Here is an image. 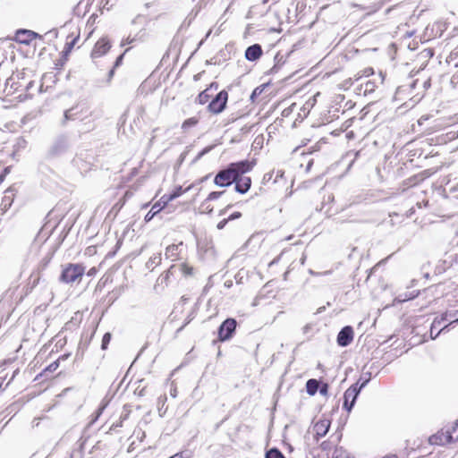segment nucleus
I'll use <instances>...</instances> for the list:
<instances>
[{"mask_svg":"<svg viewBox=\"0 0 458 458\" xmlns=\"http://www.w3.org/2000/svg\"><path fill=\"white\" fill-rule=\"evenodd\" d=\"M454 441V436L452 432L449 430L444 431L440 430L436 434L432 435L428 438V442L430 445H444Z\"/></svg>","mask_w":458,"mask_h":458,"instance_id":"nucleus-8","label":"nucleus"},{"mask_svg":"<svg viewBox=\"0 0 458 458\" xmlns=\"http://www.w3.org/2000/svg\"><path fill=\"white\" fill-rule=\"evenodd\" d=\"M212 146L205 148L201 152L199 153V155L197 156V159L200 158L205 154L208 153L212 149Z\"/></svg>","mask_w":458,"mask_h":458,"instance_id":"nucleus-40","label":"nucleus"},{"mask_svg":"<svg viewBox=\"0 0 458 458\" xmlns=\"http://www.w3.org/2000/svg\"><path fill=\"white\" fill-rule=\"evenodd\" d=\"M110 340H111V334L106 333L102 338V344H101L102 350H106L107 348V346L110 343Z\"/></svg>","mask_w":458,"mask_h":458,"instance_id":"nucleus-32","label":"nucleus"},{"mask_svg":"<svg viewBox=\"0 0 458 458\" xmlns=\"http://www.w3.org/2000/svg\"><path fill=\"white\" fill-rule=\"evenodd\" d=\"M263 54L262 47L259 44H253L247 47L244 56L248 61L254 62L260 58Z\"/></svg>","mask_w":458,"mask_h":458,"instance_id":"nucleus-12","label":"nucleus"},{"mask_svg":"<svg viewBox=\"0 0 458 458\" xmlns=\"http://www.w3.org/2000/svg\"><path fill=\"white\" fill-rule=\"evenodd\" d=\"M225 191H212L208 194L207 199L208 200H215L218 198H220L223 194H224Z\"/></svg>","mask_w":458,"mask_h":458,"instance_id":"nucleus-33","label":"nucleus"},{"mask_svg":"<svg viewBox=\"0 0 458 458\" xmlns=\"http://www.w3.org/2000/svg\"><path fill=\"white\" fill-rule=\"evenodd\" d=\"M282 58H283V56H281V57H280V59H279V54H277V55L275 56V59H276V64L272 67V69H271V72H276L278 71V69H279V67H278V64H279V62H281Z\"/></svg>","mask_w":458,"mask_h":458,"instance_id":"nucleus-36","label":"nucleus"},{"mask_svg":"<svg viewBox=\"0 0 458 458\" xmlns=\"http://www.w3.org/2000/svg\"><path fill=\"white\" fill-rule=\"evenodd\" d=\"M453 433L456 434L455 439H458V420L455 422V425L453 427Z\"/></svg>","mask_w":458,"mask_h":458,"instance_id":"nucleus-48","label":"nucleus"},{"mask_svg":"<svg viewBox=\"0 0 458 458\" xmlns=\"http://www.w3.org/2000/svg\"><path fill=\"white\" fill-rule=\"evenodd\" d=\"M135 41H136V38L135 37L128 36L126 38L122 40L121 47H124L126 45L132 44Z\"/></svg>","mask_w":458,"mask_h":458,"instance_id":"nucleus-34","label":"nucleus"},{"mask_svg":"<svg viewBox=\"0 0 458 458\" xmlns=\"http://www.w3.org/2000/svg\"><path fill=\"white\" fill-rule=\"evenodd\" d=\"M79 112L77 111V107H72L64 112V119L62 121V124L65 125L68 121L75 120L77 118Z\"/></svg>","mask_w":458,"mask_h":458,"instance_id":"nucleus-19","label":"nucleus"},{"mask_svg":"<svg viewBox=\"0 0 458 458\" xmlns=\"http://www.w3.org/2000/svg\"><path fill=\"white\" fill-rule=\"evenodd\" d=\"M370 375L371 374L369 372L364 373L361 375L360 380L358 381V382H360V380H362L360 385V386L358 385V387H360V390L369 382Z\"/></svg>","mask_w":458,"mask_h":458,"instance_id":"nucleus-30","label":"nucleus"},{"mask_svg":"<svg viewBox=\"0 0 458 458\" xmlns=\"http://www.w3.org/2000/svg\"><path fill=\"white\" fill-rule=\"evenodd\" d=\"M329 386L327 383L322 384L319 386V388L318 391H319L320 394L327 395L328 393Z\"/></svg>","mask_w":458,"mask_h":458,"instance_id":"nucleus-35","label":"nucleus"},{"mask_svg":"<svg viewBox=\"0 0 458 458\" xmlns=\"http://www.w3.org/2000/svg\"><path fill=\"white\" fill-rule=\"evenodd\" d=\"M309 273L310 275H312V276H318V275H320L319 273H317V272H314V271H311V270H310Z\"/></svg>","mask_w":458,"mask_h":458,"instance_id":"nucleus-55","label":"nucleus"},{"mask_svg":"<svg viewBox=\"0 0 458 458\" xmlns=\"http://www.w3.org/2000/svg\"><path fill=\"white\" fill-rule=\"evenodd\" d=\"M230 208H232V205H228L225 208L222 209L219 213L220 216L224 215Z\"/></svg>","mask_w":458,"mask_h":458,"instance_id":"nucleus-51","label":"nucleus"},{"mask_svg":"<svg viewBox=\"0 0 458 458\" xmlns=\"http://www.w3.org/2000/svg\"><path fill=\"white\" fill-rule=\"evenodd\" d=\"M15 194V190L13 187L8 188L4 192V197L3 198V203H4L5 206H11L13 196Z\"/></svg>","mask_w":458,"mask_h":458,"instance_id":"nucleus-21","label":"nucleus"},{"mask_svg":"<svg viewBox=\"0 0 458 458\" xmlns=\"http://www.w3.org/2000/svg\"><path fill=\"white\" fill-rule=\"evenodd\" d=\"M70 146L69 139L65 135H60L55 139V140L50 145L47 152V158H55L63 154H64Z\"/></svg>","mask_w":458,"mask_h":458,"instance_id":"nucleus-4","label":"nucleus"},{"mask_svg":"<svg viewBox=\"0 0 458 458\" xmlns=\"http://www.w3.org/2000/svg\"><path fill=\"white\" fill-rule=\"evenodd\" d=\"M241 216H242V213L237 211V212H234L232 215H230L227 219H228V221H232L234 219H238Z\"/></svg>","mask_w":458,"mask_h":458,"instance_id":"nucleus-37","label":"nucleus"},{"mask_svg":"<svg viewBox=\"0 0 458 458\" xmlns=\"http://www.w3.org/2000/svg\"><path fill=\"white\" fill-rule=\"evenodd\" d=\"M252 166V164L248 160L231 163L226 168L216 174L214 182L219 187L230 186L240 175L250 171Z\"/></svg>","mask_w":458,"mask_h":458,"instance_id":"nucleus-1","label":"nucleus"},{"mask_svg":"<svg viewBox=\"0 0 458 458\" xmlns=\"http://www.w3.org/2000/svg\"><path fill=\"white\" fill-rule=\"evenodd\" d=\"M375 82L368 81L364 84V94L373 92L375 90Z\"/></svg>","mask_w":458,"mask_h":458,"instance_id":"nucleus-31","label":"nucleus"},{"mask_svg":"<svg viewBox=\"0 0 458 458\" xmlns=\"http://www.w3.org/2000/svg\"><path fill=\"white\" fill-rule=\"evenodd\" d=\"M228 223V219L227 218H225L223 220H221L218 224H217V229L221 230L223 229L225 225Z\"/></svg>","mask_w":458,"mask_h":458,"instance_id":"nucleus-41","label":"nucleus"},{"mask_svg":"<svg viewBox=\"0 0 458 458\" xmlns=\"http://www.w3.org/2000/svg\"><path fill=\"white\" fill-rule=\"evenodd\" d=\"M237 322L234 318H226L218 327V339L221 342L230 340L236 329Z\"/></svg>","mask_w":458,"mask_h":458,"instance_id":"nucleus-5","label":"nucleus"},{"mask_svg":"<svg viewBox=\"0 0 458 458\" xmlns=\"http://www.w3.org/2000/svg\"><path fill=\"white\" fill-rule=\"evenodd\" d=\"M123 55H124V53H123V54H122V55H120L117 57V59H116V61H115V63H114V68L120 65V64L122 63V60H123Z\"/></svg>","mask_w":458,"mask_h":458,"instance_id":"nucleus-46","label":"nucleus"},{"mask_svg":"<svg viewBox=\"0 0 458 458\" xmlns=\"http://www.w3.org/2000/svg\"><path fill=\"white\" fill-rule=\"evenodd\" d=\"M288 273H289V272L287 271V272H285V273L284 274V279H285L286 277H288Z\"/></svg>","mask_w":458,"mask_h":458,"instance_id":"nucleus-59","label":"nucleus"},{"mask_svg":"<svg viewBox=\"0 0 458 458\" xmlns=\"http://www.w3.org/2000/svg\"><path fill=\"white\" fill-rule=\"evenodd\" d=\"M181 246H182V242H180L179 244H171L167 246L165 251V259H169L173 261L178 259Z\"/></svg>","mask_w":458,"mask_h":458,"instance_id":"nucleus-15","label":"nucleus"},{"mask_svg":"<svg viewBox=\"0 0 458 458\" xmlns=\"http://www.w3.org/2000/svg\"><path fill=\"white\" fill-rule=\"evenodd\" d=\"M199 208L201 209L202 213H211L213 211V208L209 204V200L207 199L201 203Z\"/></svg>","mask_w":458,"mask_h":458,"instance_id":"nucleus-29","label":"nucleus"},{"mask_svg":"<svg viewBox=\"0 0 458 458\" xmlns=\"http://www.w3.org/2000/svg\"><path fill=\"white\" fill-rule=\"evenodd\" d=\"M228 100V93L225 90H221L216 96L210 101L208 106V109L212 114H220L226 107Z\"/></svg>","mask_w":458,"mask_h":458,"instance_id":"nucleus-6","label":"nucleus"},{"mask_svg":"<svg viewBox=\"0 0 458 458\" xmlns=\"http://www.w3.org/2000/svg\"><path fill=\"white\" fill-rule=\"evenodd\" d=\"M212 146L205 148L201 152L199 153V155L197 156V159L200 158L205 154L208 153L212 149Z\"/></svg>","mask_w":458,"mask_h":458,"instance_id":"nucleus-39","label":"nucleus"},{"mask_svg":"<svg viewBox=\"0 0 458 458\" xmlns=\"http://www.w3.org/2000/svg\"><path fill=\"white\" fill-rule=\"evenodd\" d=\"M209 89H218V84L216 82H212L209 86Z\"/></svg>","mask_w":458,"mask_h":458,"instance_id":"nucleus-52","label":"nucleus"},{"mask_svg":"<svg viewBox=\"0 0 458 458\" xmlns=\"http://www.w3.org/2000/svg\"><path fill=\"white\" fill-rule=\"evenodd\" d=\"M180 270L184 276H191L193 273V267L186 263H182L180 265Z\"/></svg>","mask_w":458,"mask_h":458,"instance_id":"nucleus-28","label":"nucleus"},{"mask_svg":"<svg viewBox=\"0 0 458 458\" xmlns=\"http://www.w3.org/2000/svg\"><path fill=\"white\" fill-rule=\"evenodd\" d=\"M256 90H257V89H255V90L253 91L252 96H253V95H258V92H256Z\"/></svg>","mask_w":458,"mask_h":458,"instance_id":"nucleus-64","label":"nucleus"},{"mask_svg":"<svg viewBox=\"0 0 458 458\" xmlns=\"http://www.w3.org/2000/svg\"><path fill=\"white\" fill-rule=\"evenodd\" d=\"M273 174H274V172L273 173H269V174H266L265 176H264V179L267 180V181L271 180L272 176H273Z\"/></svg>","mask_w":458,"mask_h":458,"instance_id":"nucleus-50","label":"nucleus"},{"mask_svg":"<svg viewBox=\"0 0 458 458\" xmlns=\"http://www.w3.org/2000/svg\"><path fill=\"white\" fill-rule=\"evenodd\" d=\"M256 90H257V89H255V90L253 91L252 96H253V95H258V92H256Z\"/></svg>","mask_w":458,"mask_h":458,"instance_id":"nucleus-63","label":"nucleus"},{"mask_svg":"<svg viewBox=\"0 0 458 458\" xmlns=\"http://www.w3.org/2000/svg\"><path fill=\"white\" fill-rule=\"evenodd\" d=\"M161 260H162L161 253L154 254L147 261L146 267L150 270H153L154 267H156L157 266H158L161 263Z\"/></svg>","mask_w":458,"mask_h":458,"instance_id":"nucleus-20","label":"nucleus"},{"mask_svg":"<svg viewBox=\"0 0 458 458\" xmlns=\"http://www.w3.org/2000/svg\"><path fill=\"white\" fill-rule=\"evenodd\" d=\"M359 382L352 385L344 394V408L347 411H351L355 404V401L360 392V387H358Z\"/></svg>","mask_w":458,"mask_h":458,"instance_id":"nucleus-7","label":"nucleus"},{"mask_svg":"<svg viewBox=\"0 0 458 458\" xmlns=\"http://www.w3.org/2000/svg\"><path fill=\"white\" fill-rule=\"evenodd\" d=\"M48 261H49L48 259H47V260L43 261V267H45L47 265Z\"/></svg>","mask_w":458,"mask_h":458,"instance_id":"nucleus-57","label":"nucleus"},{"mask_svg":"<svg viewBox=\"0 0 458 458\" xmlns=\"http://www.w3.org/2000/svg\"><path fill=\"white\" fill-rule=\"evenodd\" d=\"M235 191L241 194L246 193L251 185V179L248 176L240 175L239 178L234 181Z\"/></svg>","mask_w":458,"mask_h":458,"instance_id":"nucleus-13","label":"nucleus"},{"mask_svg":"<svg viewBox=\"0 0 458 458\" xmlns=\"http://www.w3.org/2000/svg\"><path fill=\"white\" fill-rule=\"evenodd\" d=\"M413 297H414V296H412V297H408V296L405 294V296H404L403 298H402V295H400V296L398 297V301H407V300L412 299Z\"/></svg>","mask_w":458,"mask_h":458,"instance_id":"nucleus-49","label":"nucleus"},{"mask_svg":"<svg viewBox=\"0 0 458 458\" xmlns=\"http://www.w3.org/2000/svg\"><path fill=\"white\" fill-rule=\"evenodd\" d=\"M111 47L110 41L106 38H102L97 41L91 52L92 58H98L108 52Z\"/></svg>","mask_w":458,"mask_h":458,"instance_id":"nucleus-10","label":"nucleus"},{"mask_svg":"<svg viewBox=\"0 0 458 458\" xmlns=\"http://www.w3.org/2000/svg\"><path fill=\"white\" fill-rule=\"evenodd\" d=\"M329 426H330V424L327 420L318 422L315 425V430H316L317 435L319 437L326 436V434L327 433V431L329 429Z\"/></svg>","mask_w":458,"mask_h":458,"instance_id":"nucleus-18","label":"nucleus"},{"mask_svg":"<svg viewBox=\"0 0 458 458\" xmlns=\"http://www.w3.org/2000/svg\"><path fill=\"white\" fill-rule=\"evenodd\" d=\"M208 90H209V89H207L199 94V96L197 98V101L199 104L204 105L207 102H208V100L211 98V95L208 93Z\"/></svg>","mask_w":458,"mask_h":458,"instance_id":"nucleus-24","label":"nucleus"},{"mask_svg":"<svg viewBox=\"0 0 458 458\" xmlns=\"http://www.w3.org/2000/svg\"><path fill=\"white\" fill-rule=\"evenodd\" d=\"M431 85L430 79H427L423 81V88L425 90H427Z\"/></svg>","mask_w":458,"mask_h":458,"instance_id":"nucleus-47","label":"nucleus"},{"mask_svg":"<svg viewBox=\"0 0 458 458\" xmlns=\"http://www.w3.org/2000/svg\"><path fill=\"white\" fill-rule=\"evenodd\" d=\"M453 323H458V310L443 313L440 318H436L430 327V337L436 339Z\"/></svg>","mask_w":458,"mask_h":458,"instance_id":"nucleus-2","label":"nucleus"},{"mask_svg":"<svg viewBox=\"0 0 458 458\" xmlns=\"http://www.w3.org/2000/svg\"><path fill=\"white\" fill-rule=\"evenodd\" d=\"M38 38L41 39L42 36L32 30H20L16 33V40L24 45H30L33 39Z\"/></svg>","mask_w":458,"mask_h":458,"instance_id":"nucleus-11","label":"nucleus"},{"mask_svg":"<svg viewBox=\"0 0 458 458\" xmlns=\"http://www.w3.org/2000/svg\"><path fill=\"white\" fill-rule=\"evenodd\" d=\"M284 173L282 170H277L276 172V177L274 179V182H276L279 178H282L284 176Z\"/></svg>","mask_w":458,"mask_h":458,"instance_id":"nucleus-42","label":"nucleus"},{"mask_svg":"<svg viewBox=\"0 0 458 458\" xmlns=\"http://www.w3.org/2000/svg\"><path fill=\"white\" fill-rule=\"evenodd\" d=\"M58 368V363L56 361L53 362L52 364H50L47 368L48 370L50 371H54L56 369Z\"/></svg>","mask_w":458,"mask_h":458,"instance_id":"nucleus-44","label":"nucleus"},{"mask_svg":"<svg viewBox=\"0 0 458 458\" xmlns=\"http://www.w3.org/2000/svg\"><path fill=\"white\" fill-rule=\"evenodd\" d=\"M266 458H285L276 448H272L266 453Z\"/></svg>","mask_w":458,"mask_h":458,"instance_id":"nucleus-27","label":"nucleus"},{"mask_svg":"<svg viewBox=\"0 0 458 458\" xmlns=\"http://www.w3.org/2000/svg\"><path fill=\"white\" fill-rule=\"evenodd\" d=\"M167 204V201H163L162 203L161 202H157L156 204H154L151 208V209L148 212V214L145 216V221L146 222H148L150 221L151 219H153V217L158 214Z\"/></svg>","mask_w":458,"mask_h":458,"instance_id":"nucleus-16","label":"nucleus"},{"mask_svg":"<svg viewBox=\"0 0 458 458\" xmlns=\"http://www.w3.org/2000/svg\"><path fill=\"white\" fill-rule=\"evenodd\" d=\"M319 388V382L317 379L311 378L306 382V391L308 394L314 395Z\"/></svg>","mask_w":458,"mask_h":458,"instance_id":"nucleus-17","label":"nucleus"},{"mask_svg":"<svg viewBox=\"0 0 458 458\" xmlns=\"http://www.w3.org/2000/svg\"><path fill=\"white\" fill-rule=\"evenodd\" d=\"M86 267L79 263H68L63 266L60 281L65 284H72L81 281Z\"/></svg>","mask_w":458,"mask_h":458,"instance_id":"nucleus-3","label":"nucleus"},{"mask_svg":"<svg viewBox=\"0 0 458 458\" xmlns=\"http://www.w3.org/2000/svg\"><path fill=\"white\" fill-rule=\"evenodd\" d=\"M369 72L370 73H373L372 69L369 68V70H366L365 72Z\"/></svg>","mask_w":458,"mask_h":458,"instance_id":"nucleus-60","label":"nucleus"},{"mask_svg":"<svg viewBox=\"0 0 458 458\" xmlns=\"http://www.w3.org/2000/svg\"><path fill=\"white\" fill-rule=\"evenodd\" d=\"M191 188V186H189L187 187L185 190H182V186L176 188L174 192L166 199L165 201H170V200H173L178 197H180L182 193L188 191Z\"/></svg>","mask_w":458,"mask_h":458,"instance_id":"nucleus-25","label":"nucleus"},{"mask_svg":"<svg viewBox=\"0 0 458 458\" xmlns=\"http://www.w3.org/2000/svg\"><path fill=\"white\" fill-rule=\"evenodd\" d=\"M333 458H353L352 455L342 446L336 447L333 453Z\"/></svg>","mask_w":458,"mask_h":458,"instance_id":"nucleus-22","label":"nucleus"},{"mask_svg":"<svg viewBox=\"0 0 458 458\" xmlns=\"http://www.w3.org/2000/svg\"><path fill=\"white\" fill-rule=\"evenodd\" d=\"M212 146L205 148L201 152L199 153V155L197 156V159L200 158L205 154L208 153L212 149Z\"/></svg>","mask_w":458,"mask_h":458,"instance_id":"nucleus-38","label":"nucleus"},{"mask_svg":"<svg viewBox=\"0 0 458 458\" xmlns=\"http://www.w3.org/2000/svg\"><path fill=\"white\" fill-rule=\"evenodd\" d=\"M328 274H330V271H326L323 273V275H328Z\"/></svg>","mask_w":458,"mask_h":458,"instance_id":"nucleus-62","label":"nucleus"},{"mask_svg":"<svg viewBox=\"0 0 458 458\" xmlns=\"http://www.w3.org/2000/svg\"><path fill=\"white\" fill-rule=\"evenodd\" d=\"M170 395L173 397V398H175L177 396V389L175 386H172L171 389H170Z\"/></svg>","mask_w":458,"mask_h":458,"instance_id":"nucleus-45","label":"nucleus"},{"mask_svg":"<svg viewBox=\"0 0 458 458\" xmlns=\"http://www.w3.org/2000/svg\"><path fill=\"white\" fill-rule=\"evenodd\" d=\"M198 123L199 120L196 117L188 118L182 123V129L186 131L187 129L197 125Z\"/></svg>","mask_w":458,"mask_h":458,"instance_id":"nucleus-26","label":"nucleus"},{"mask_svg":"<svg viewBox=\"0 0 458 458\" xmlns=\"http://www.w3.org/2000/svg\"><path fill=\"white\" fill-rule=\"evenodd\" d=\"M96 271H97V270H96V268H95V267L90 268V269L89 270V272H88V276H93V275H95Z\"/></svg>","mask_w":458,"mask_h":458,"instance_id":"nucleus-53","label":"nucleus"},{"mask_svg":"<svg viewBox=\"0 0 458 458\" xmlns=\"http://www.w3.org/2000/svg\"><path fill=\"white\" fill-rule=\"evenodd\" d=\"M418 81H419L418 80L414 81L412 82V84H411V88H415V87H416V85H417V83H418Z\"/></svg>","mask_w":458,"mask_h":458,"instance_id":"nucleus-56","label":"nucleus"},{"mask_svg":"<svg viewBox=\"0 0 458 458\" xmlns=\"http://www.w3.org/2000/svg\"><path fill=\"white\" fill-rule=\"evenodd\" d=\"M40 272L39 271H33L29 279H28V283L25 286V294L28 295L29 293H30L33 289L39 284V281H40Z\"/></svg>","mask_w":458,"mask_h":458,"instance_id":"nucleus-14","label":"nucleus"},{"mask_svg":"<svg viewBox=\"0 0 458 458\" xmlns=\"http://www.w3.org/2000/svg\"><path fill=\"white\" fill-rule=\"evenodd\" d=\"M15 78L12 75L9 78L5 80L4 83V91L7 90L8 87H10V90L7 92V94H12L14 90L17 89V87L15 86Z\"/></svg>","mask_w":458,"mask_h":458,"instance_id":"nucleus-23","label":"nucleus"},{"mask_svg":"<svg viewBox=\"0 0 458 458\" xmlns=\"http://www.w3.org/2000/svg\"><path fill=\"white\" fill-rule=\"evenodd\" d=\"M5 132L0 128V141H3Z\"/></svg>","mask_w":458,"mask_h":458,"instance_id":"nucleus-54","label":"nucleus"},{"mask_svg":"<svg viewBox=\"0 0 458 458\" xmlns=\"http://www.w3.org/2000/svg\"><path fill=\"white\" fill-rule=\"evenodd\" d=\"M353 340V329L351 326H346L341 329L337 335L336 342L339 346L346 347Z\"/></svg>","mask_w":458,"mask_h":458,"instance_id":"nucleus-9","label":"nucleus"},{"mask_svg":"<svg viewBox=\"0 0 458 458\" xmlns=\"http://www.w3.org/2000/svg\"><path fill=\"white\" fill-rule=\"evenodd\" d=\"M114 74V69H112L110 72H109V76L112 77Z\"/></svg>","mask_w":458,"mask_h":458,"instance_id":"nucleus-58","label":"nucleus"},{"mask_svg":"<svg viewBox=\"0 0 458 458\" xmlns=\"http://www.w3.org/2000/svg\"><path fill=\"white\" fill-rule=\"evenodd\" d=\"M169 458H189V456L188 455H184V453L181 452V453L175 454L174 455H173V456H171Z\"/></svg>","mask_w":458,"mask_h":458,"instance_id":"nucleus-43","label":"nucleus"},{"mask_svg":"<svg viewBox=\"0 0 458 458\" xmlns=\"http://www.w3.org/2000/svg\"><path fill=\"white\" fill-rule=\"evenodd\" d=\"M174 268V266H172L168 271H173V269Z\"/></svg>","mask_w":458,"mask_h":458,"instance_id":"nucleus-61","label":"nucleus"}]
</instances>
